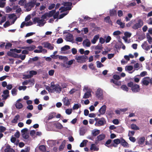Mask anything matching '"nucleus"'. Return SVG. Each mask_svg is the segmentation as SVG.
Segmentation results:
<instances>
[{
    "label": "nucleus",
    "mask_w": 152,
    "mask_h": 152,
    "mask_svg": "<svg viewBox=\"0 0 152 152\" xmlns=\"http://www.w3.org/2000/svg\"><path fill=\"white\" fill-rule=\"evenodd\" d=\"M130 128L132 129L136 130L140 129L139 127L134 124H132L130 125Z\"/></svg>",
    "instance_id": "28"
},
{
    "label": "nucleus",
    "mask_w": 152,
    "mask_h": 152,
    "mask_svg": "<svg viewBox=\"0 0 152 152\" xmlns=\"http://www.w3.org/2000/svg\"><path fill=\"white\" fill-rule=\"evenodd\" d=\"M106 123L105 119L102 118L99 119V120L96 122L95 125L97 126H100L104 125Z\"/></svg>",
    "instance_id": "8"
},
{
    "label": "nucleus",
    "mask_w": 152,
    "mask_h": 152,
    "mask_svg": "<svg viewBox=\"0 0 152 152\" xmlns=\"http://www.w3.org/2000/svg\"><path fill=\"white\" fill-rule=\"evenodd\" d=\"M96 95L98 98H102V97L103 94L102 90L100 88H98L96 91Z\"/></svg>",
    "instance_id": "11"
},
{
    "label": "nucleus",
    "mask_w": 152,
    "mask_h": 152,
    "mask_svg": "<svg viewBox=\"0 0 152 152\" xmlns=\"http://www.w3.org/2000/svg\"><path fill=\"white\" fill-rule=\"evenodd\" d=\"M66 144V140H64L61 143V144L59 147L58 150L60 151L62 150L64 148Z\"/></svg>",
    "instance_id": "25"
},
{
    "label": "nucleus",
    "mask_w": 152,
    "mask_h": 152,
    "mask_svg": "<svg viewBox=\"0 0 152 152\" xmlns=\"http://www.w3.org/2000/svg\"><path fill=\"white\" fill-rule=\"evenodd\" d=\"M56 12L55 10H53L51 11H50L49 13H47L48 15V17H50L53 16L54 14Z\"/></svg>",
    "instance_id": "35"
},
{
    "label": "nucleus",
    "mask_w": 152,
    "mask_h": 152,
    "mask_svg": "<svg viewBox=\"0 0 152 152\" xmlns=\"http://www.w3.org/2000/svg\"><path fill=\"white\" fill-rule=\"evenodd\" d=\"M36 48L35 45H31V46L28 47H23L21 48L23 49H26L29 51H31Z\"/></svg>",
    "instance_id": "13"
},
{
    "label": "nucleus",
    "mask_w": 152,
    "mask_h": 152,
    "mask_svg": "<svg viewBox=\"0 0 152 152\" xmlns=\"http://www.w3.org/2000/svg\"><path fill=\"white\" fill-rule=\"evenodd\" d=\"M83 46H85L87 47H89L91 45V42L88 39L84 40L83 42Z\"/></svg>",
    "instance_id": "22"
},
{
    "label": "nucleus",
    "mask_w": 152,
    "mask_h": 152,
    "mask_svg": "<svg viewBox=\"0 0 152 152\" xmlns=\"http://www.w3.org/2000/svg\"><path fill=\"white\" fill-rule=\"evenodd\" d=\"M30 150V148L29 147H27L26 148H25V149L22 150L20 152H29Z\"/></svg>",
    "instance_id": "54"
},
{
    "label": "nucleus",
    "mask_w": 152,
    "mask_h": 152,
    "mask_svg": "<svg viewBox=\"0 0 152 152\" xmlns=\"http://www.w3.org/2000/svg\"><path fill=\"white\" fill-rule=\"evenodd\" d=\"M37 73L36 71L34 70L30 71L29 72V74L31 77H33V75H36Z\"/></svg>",
    "instance_id": "50"
},
{
    "label": "nucleus",
    "mask_w": 152,
    "mask_h": 152,
    "mask_svg": "<svg viewBox=\"0 0 152 152\" xmlns=\"http://www.w3.org/2000/svg\"><path fill=\"white\" fill-rule=\"evenodd\" d=\"M38 48L39 50L36 49L34 50V52L35 53H40L42 52V47L41 46H39L38 47Z\"/></svg>",
    "instance_id": "41"
},
{
    "label": "nucleus",
    "mask_w": 152,
    "mask_h": 152,
    "mask_svg": "<svg viewBox=\"0 0 152 152\" xmlns=\"http://www.w3.org/2000/svg\"><path fill=\"white\" fill-rule=\"evenodd\" d=\"M121 34V32L119 31H115L113 33V35L114 36H117L119 35H120Z\"/></svg>",
    "instance_id": "57"
},
{
    "label": "nucleus",
    "mask_w": 152,
    "mask_h": 152,
    "mask_svg": "<svg viewBox=\"0 0 152 152\" xmlns=\"http://www.w3.org/2000/svg\"><path fill=\"white\" fill-rule=\"evenodd\" d=\"M11 52H15L17 53H20L21 51V50L19 49L18 50L16 48L15 49H11L10 50V51Z\"/></svg>",
    "instance_id": "36"
},
{
    "label": "nucleus",
    "mask_w": 152,
    "mask_h": 152,
    "mask_svg": "<svg viewBox=\"0 0 152 152\" xmlns=\"http://www.w3.org/2000/svg\"><path fill=\"white\" fill-rule=\"evenodd\" d=\"M45 89L50 92H53V89H52V88H51L50 86V87L48 86H46Z\"/></svg>",
    "instance_id": "52"
},
{
    "label": "nucleus",
    "mask_w": 152,
    "mask_h": 152,
    "mask_svg": "<svg viewBox=\"0 0 152 152\" xmlns=\"http://www.w3.org/2000/svg\"><path fill=\"white\" fill-rule=\"evenodd\" d=\"M110 15L111 16H113L117 15L116 11L114 9L110 10Z\"/></svg>",
    "instance_id": "24"
},
{
    "label": "nucleus",
    "mask_w": 152,
    "mask_h": 152,
    "mask_svg": "<svg viewBox=\"0 0 152 152\" xmlns=\"http://www.w3.org/2000/svg\"><path fill=\"white\" fill-rule=\"evenodd\" d=\"M10 25V23L8 21H7L4 25V27L6 28Z\"/></svg>",
    "instance_id": "62"
},
{
    "label": "nucleus",
    "mask_w": 152,
    "mask_h": 152,
    "mask_svg": "<svg viewBox=\"0 0 152 152\" xmlns=\"http://www.w3.org/2000/svg\"><path fill=\"white\" fill-rule=\"evenodd\" d=\"M121 145L124 147H127V145H128V143L124 139H123L121 141Z\"/></svg>",
    "instance_id": "43"
},
{
    "label": "nucleus",
    "mask_w": 152,
    "mask_h": 152,
    "mask_svg": "<svg viewBox=\"0 0 152 152\" xmlns=\"http://www.w3.org/2000/svg\"><path fill=\"white\" fill-rule=\"evenodd\" d=\"M88 56L85 55H83L80 56H76L75 59L77 62H86L87 59H88Z\"/></svg>",
    "instance_id": "7"
},
{
    "label": "nucleus",
    "mask_w": 152,
    "mask_h": 152,
    "mask_svg": "<svg viewBox=\"0 0 152 152\" xmlns=\"http://www.w3.org/2000/svg\"><path fill=\"white\" fill-rule=\"evenodd\" d=\"M6 128L3 126H0V132H3L6 130Z\"/></svg>",
    "instance_id": "58"
},
{
    "label": "nucleus",
    "mask_w": 152,
    "mask_h": 152,
    "mask_svg": "<svg viewBox=\"0 0 152 152\" xmlns=\"http://www.w3.org/2000/svg\"><path fill=\"white\" fill-rule=\"evenodd\" d=\"M7 55L9 56L13 57L14 58H20L22 60L25 59L26 56L25 55H22L21 54L20 55L17 53L14 52H12L10 51H8L7 53Z\"/></svg>",
    "instance_id": "3"
},
{
    "label": "nucleus",
    "mask_w": 152,
    "mask_h": 152,
    "mask_svg": "<svg viewBox=\"0 0 152 152\" xmlns=\"http://www.w3.org/2000/svg\"><path fill=\"white\" fill-rule=\"evenodd\" d=\"M110 82L111 83H113L116 86H120L121 84V83L120 81H118V80H115L113 79H111Z\"/></svg>",
    "instance_id": "23"
},
{
    "label": "nucleus",
    "mask_w": 152,
    "mask_h": 152,
    "mask_svg": "<svg viewBox=\"0 0 152 152\" xmlns=\"http://www.w3.org/2000/svg\"><path fill=\"white\" fill-rule=\"evenodd\" d=\"M113 123L115 125H118L119 123V121L118 119H115L113 121Z\"/></svg>",
    "instance_id": "64"
},
{
    "label": "nucleus",
    "mask_w": 152,
    "mask_h": 152,
    "mask_svg": "<svg viewBox=\"0 0 152 152\" xmlns=\"http://www.w3.org/2000/svg\"><path fill=\"white\" fill-rule=\"evenodd\" d=\"M20 118V116L18 115H15L14 117V119L11 121L12 123H17L18 122V121Z\"/></svg>",
    "instance_id": "29"
},
{
    "label": "nucleus",
    "mask_w": 152,
    "mask_h": 152,
    "mask_svg": "<svg viewBox=\"0 0 152 152\" xmlns=\"http://www.w3.org/2000/svg\"><path fill=\"white\" fill-rule=\"evenodd\" d=\"M12 44L10 42L6 43V44L5 45V49H8L12 47Z\"/></svg>",
    "instance_id": "47"
},
{
    "label": "nucleus",
    "mask_w": 152,
    "mask_h": 152,
    "mask_svg": "<svg viewBox=\"0 0 152 152\" xmlns=\"http://www.w3.org/2000/svg\"><path fill=\"white\" fill-rule=\"evenodd\" d=\"M118 16L119 17H121L123 15V12L122 10H118L117 12Z\"/></svg>",
    "instance_id": "59"
},
{
    "label": "nucleus",
    "mask_w": 152,
    "mask_h": 152,
    "mask_svg": "<svg viewBox=\"0 0 152 152\" xmlns=\"http://www.w3.org/2000/svg\"><path fill=\"white\" fill-rule=\"evenodd\" d=\"M121 88L123 90L127 92L129 90V88L126 86L124 85H122L121 87Z\"/></svg>",
    "instance_id": "39"
},
{
    "label": "nucleus",
    "mask_w": 152,
    "mask_h": 152,
    "mask_svg": "<svg viewBox=\"0 0 152 152\" xmlns=\"http://www.w3.org/2000/svg\"><path fill=\"white\" fill-rule=\"evenodd\" d=\"M141 83L142 84L145 86H148L150 83V77H146L143 78L142 80Z\"/></svg>",
    "instance_id": "9"
},
{
    "label": "nucleus",
    "mask_w": 152,
    "mask_h": 152,
    "mask_svg": "<svg viewBox=\"0 0 152 152\" xmlns=\"http://www.w3.org/2000/svg\"><path fill=\"white\" fill-rule=\"evenodd\" d=\"M18 91L17 88L16 87L13 88L11 90L12 94L13 96H15L17 94V92Z\"/></svg>",
    "instance_id": "32"
},
{
    "label": "nucleus",
    "mask_w": 152,
    "mask_h": 152,
    "mask_svg": "<svg viewBox=\"0 0 152 152\" xmlns=\"http://www.w3.org/2000/svg\"><path fill=\"white\" fill-rule=\"evenodd\" d=\"M16 16V15L14 13L10 14L9 15V18L10 19H13Z\"/></svg>",
    "instance_id": "63"
},
{
    "label": "nucleus",
    "mask_w": 152,
    "mask_h": 152,
    "mask_svg": "<svg viewBox=\"0 0 152 152\" xmlns=\"http://www.w3.org/2000/svg\"><path fill=\"white\" fill-rule=\"evenodd\" d=\"M128 87L131 88L132 91L134 93L139 92L140 91V86L137 84L131 81L127 83Z\"/></svg>",
    "instance_id": "1"
},
{
    "label": "nucleus",
    "mask_w": 152,
    "mask_h": 152,
    "mask_svg": "<svg viewBox=\"0 0 152 152\" xmlns=\"http://www.w3.org/2000/svg\"><path fill=\"white\" fill-rule=\"evenodd\" d=\"M124 34L126 37H130L132 35L131 33L128 32H126L124 33Z\"/></svg>",
    "instance_id": "53"
},
{
    "label": "nucleus",
    "mask_w": 152,
    "mask_h": 152,
    "mask_svg": "<svg viewBox=\"0 0 152 152\" xmlns=\"http://www.w3.org/2000/svg\"><path fill=\"white\" fill-rule=\"evenodd\" d=\"M66 39L67 41L70 42H72L73 40V35L71 34H70L68 36H66Z\"/></svg>",
    "instance_id": "21"
},
{
    "label": "nucleus",
    "mask_w": 152,
    "mask_h": 152,
    "mask_svg": "<svg viewBox=\"0 0 152 152\" xmlns=\"http://www.w3.org/2000/svg\"><path fill=\"white\" fill-rule=\"evenodd\" d=\"M72 8L71 7H61L59 9V10H61V12H62L64 11H66L68 10H70Z\"/></svg>",
    "instance_id": "16"
},
{
    "label": "nucleus",
    "mask_w": 152,
    "mask_h": 152,
    "mask_svg": "<svg viewBox=\"0 0 152 152\" xmlns=\"http://www.w3.org/2000/svg\"><path fill=\"white\" fill-rule=\"evenodd\" d=\"M90 149L91 150H94V151H97L99 150V148H96V146L94 144H92L91 145Z\"/></svg>",
    "instance_id": "33"
},
{
    "label": "nucleus",
    "mask_w": 152,
    "mask_h": 152,
    "mask_svg": "<svg viewBox=\"0 0 152 152\" xmlns=\"http://www.w3.org/2000/svg\"><path fill=\"white\" fill-rule=\"evenodd\" d=\"M141 46L145 50L148 51L150 49L151 47L149 45L146 41H145L142 44Z\"/></svg>",
    "instance_id": "10"
},
{
    "label": "nucleus",
    "mask_w": 152,
    "mask_h": 152,
    "mask_svg": "<svg viewBox=\"0 0 152 152\" xmlns=\"http://www.w3.org/2000/svg\"><path fill=\"white\" fill-rule=\"evenodd\" d=\"M145 140V138L144 137H140L138 143L139 145H142Z\"/></svg>",
    "instance_id": "30"
},
{
    "label": "nucleus",
    "mask_w": 152,
    "mask_h": 152,
    "mask_svg": "<svg viewBox=\"0 0 152 152\" xmlns=\"http://www.w3.org/2000/svg\"><path fill=\"white\" fill-rule=\"evenodd\" d=\"M15 106L16 108L18 109L22 108L23 107V104L19 102H16Z\"/></svg>",
    "instance_id": "26"
},
{
    "label": "nucleus",
    "mask_w": 152,
    "mask_h": 152,
    "mask_svg": "<svg viewBox=\"0 0 152 152\" xmlns=\"http://www.w3.org/2000/svg\"><path fill=\"white\" fill-rule=\"evenodd\" d=\"M6 17L4 16L2 18V20L0 22V24L1 25L2 23L4 22L6 20Z\"/></svg>",
    "instance_id": "60"
},
{
    "label": "nucleus",
    "mask_w": 152,
    "mask_h": 152,
    "mask_svg": "<svg viewBox=\"0 0 152 152\" xmlns=\"http://www.w3.org/2000/svg\"><path fill=\"white\" fill-rule=\"evenodd\" d=\"M70 49V47L69 46L65 45L61 48V51H65L69 49Z\"/></svg>",
    "instance_id": "37"
},
{
    "label": "nucleus",
    "mask_w": 152,
    "mask_h": 152,
    "mask_svg": "<svg viewBox=\"0 0 152 152\" xmlns=\"http://www.w3.org/2000/svg\"><path fill=\"white\" fill-rule=\"evenodd\" d=\"M106 107L105 105H103L100 109L99 112L101 114H104L105 113L106 110Z\"/></svg>",
    "instance_id": "17"
},
{
    "label": "nucleus",
    "mask_w": 152,
    "mask_h": 152,
    "mask_svg": "<svg viewBox=\"0 0 152 152\" xmlns=\"http://www.w3.org/2000/svg\"><path fill=\"white\" fill-rule=\"evenodd\" d=\"M96 65L97 67L98 68H101L103 66V65L99 61H96Z\"/></svg>",
    "instance_id": "49"
},
{
    "label": "nucleus",
    "mask_w": 152,
    "mask_h": 152,
    "mask_svg": "<svg viewBox=\"0 0 152 152\" xmlns=\"http://www.w3.org/2000/svg\"><path fill=\"white\" fill-rule=\"evenodd\" d=\"M50 87L53 89V92H56L57 93H60L62 90V88L59 85L57 84H55L53 82L51 83Z\"/></svg>",
    "instance_id": "4"
},
{
    "label": "nucleus",
    "mask_w": 152,
    "mask_h": 152,
    "mask_svg": "<svg viewBox=\"0 0 152 152\" xmlns=\"http://www.w3.org/2000/svg\"><path fill=\"white\" fill-rule=\"evenodd\" d=\"M65 112L66 114L70 115L72 113V109H67L66 110Z\"/></svg>",
    "instance_id": "55"
},
{
    "label": "nucleus",
    "mask_w": 152,
    "mask_h": 152,
    "mask_svg": "<svg viewBox=\"0 0 152 152\" xmlns=\"http://www.w3.org/2000/svg\"><path fill=\"white\" fill-rule=\"evenodd\" d=\"M26 0H20L18 2V4L20 5L21 6H23L26 3Z\"/></svg>",
    "instance_id": "44"
},
{
    "label": "nucleus",
    "mask_w": 152,
    "mask_h": 152,
    "mask_svg": "<svg viewBox=\"0 0 152 152\" xmlns=\"http://www.w3.org/2000/svg\"><path fill=\"white\" fill-rule=\"evenodd\" d=\"M113 79L116 80H118L120 79V77L117 75H113Z\"/></svg>",
    "instance_id": "56"
},
{
    "label": "nucleus",
    "mask_w": 152,
    "mask_h": 152,
    "mask_svg": "<svg viewBox=\"0 0 152 152\" xmlns=\"http://www.w3.org/2000/svg\"><path fill=\"white\" fill-rule=\"evenodd\" d=\"M30 81H32L31 80V79H29L27 80H26L22 83V84L23 85H27L28 84L30 83Z\"/></svg>",
    "instance_id": "48"
},
{
    "label": "nucleus",
    "mask_w": 152,
    "mask_h": 152,
    "mask_svg": "<svg viewBox=\"0 0 152 152\" xmlns=\"http://www.w3.org/2000/svg\"><path fill=\"white\" fill-rule=\"evenodd\" d=\"M146 37L149 44H151L152 42V37H151L148 33L146 34Z\"/></svg>",
    "instance_id": "34"
},
{
    "label": "nucleus",
    "mask_w": 152,
    "mask_h": 152,
    "mask_svg": "<svg viewBox=\"0 0 152 152\" xmlns=\"http://www.w3.org/2000/svg\"><path fill=\"white\" fill-rule=\"evenodd\" d=\"M45 21V20L43 19H40L39 18L35 17L34 18L33 20V22L34 24H36L37 23L39 24L38 26H43L45 24L44 22Z\"/></svg>",
    "instance_id": "6"
},
{
    "label": "nucleus",
    "mask_w": 152,
    "mask_h": 152,
    "mask_svg": "<svg viewBox=\"0 0 152 152\" xmlns=\"http://www.w3.org/2000/svg\"><path fill=\"white\" fill-rule=\"evenodd\" d=\"M62 5H63L64 6L70 7L72 5V3L69 2H64L62 3Z\"/></svg>",
    "instance_id": "40"
},
{
    "label": "nucleus",
    "mask_w": 152,
    "mask_h": 152,
    "mask_svg": "<svg viewBox=\"0 0 152 152\" xmlns=\"http://www.w3.org/2000/svg\"><path fill=\"white\" fill-rule=\"evenodd\" d=\"M23 138L25 139H27L29 137V134L28 133H23L22 134Z\"/></svg>",
    "instance_id": "45"
},
{
    "label": "nucleus",
    "mask_w": 152,
    "mask_h": 152,
    "mask_svg": "<svg viewBox=\"0 0 152 152\" xmlns=\"http://www.w3.org/2000/svg\"><path fill=\"white\" fill-rule=\"evenodd\" d=\"M91 91L90 90H88L84 94L83 98L84 99H87L91 96Z\"/></svg>",
    "instance_id": "18"
},
{
    "label": "nucleus",
    "mask_w": 152,
    "mask_h": 152,
    "mask_svg": "<svg viewBox=\"0 0 152 152\" xmlns=\"http://www.w3.org/2000/svg\"><path fill=\"white\" fill-rule=\"evenodd\" d=\"M135 21V20H132L129 22L128 23L126 24V26L128 27H129L132 24H134V22Z\"/></svg>",
    "instance_id": "46"
},
{
    "label": "nucleus",
    "mask_w": 152,
    "mask_h": 152,
    "mask_svg": "<svg viewBox=\"0 0 152 152\" xmlns=\"http://www.w3.org/2000/svg\"><path fill=\"white\" fill-rule=\"evenodd\" d=\"M99 37L98 35H95L93 39L91 40V42L92 43L94 44H95L96 42L97 41L98 39L99 38Z\"/></svg>",
    "instance_id": "31"
},
{
    "label": "nucleus",
    "mask_w": 152,
    "mask_h": 152,
    "mask_svg": "<svg viewBox=\"0 0 152 152\" xmlns=\"http://www.w3.org/2000/svg\"><path fill=\"white\" fill-rule=\"evenodd\" d=\"M44 47L50 50H53L54 49L53 46L50 43L48 42L45 43Z\"/></svg>",
    "instance_id": "15"
},
{
    "label": "nucleus",
    "mask_w": 152,
    "mask_h": 152,
    "mask_svg": "<svg viewBox=\"0 0 152 152\" xmlns=\"http://www.w3.org/2000/svg\"><path fill=\"white\" fill-rule=\"evenodd\" d=\"M39 149L41 151H45L46 150V147L44 145H41L39 147Z\"/></svg>",
    "instance_id": "42"
},
{
    "label": "nucleus",
    "mask_w": 152,
    "mask_h": 152,
    "mask_svg": "<svg viewBox=\"0 0 152 152\" xmlns=\"http://www.w3.org/2000/svg\"><path fill=\"white\" fill-rule=\"evenodd\" d=\"M143 25V21L141 19H139L138 20L137 22L135 23H134L132 28L133 29L136 30L141 28Z\"/></svg>",
    "instance_id": "5"
},
{
    "label": "nucleus",
    "mask_w": 152,
    "mask_h": 152,
    "mask_svg": "<svg viewBox=\"0 0 152 152\" xmlns=\"http://www.w3.org/2000/svg\"><path fill=\"white\" fill-rule=\"evenodd\" d=\"M126 69H127L128 71H130L132 70L133 69V67L132 66L129 65V66H126Z\"/></svg>",
    "instance_id": "51"
},
{
    "label": "nucleus",
    "mask_w": 152,
    "mask_h": 152,
    "mask_svg": "<svg viewBox=\"0 0 152 152\" xmlns=\"http://www.w3.org/2000/svg\"><path fill=\"white\" fill-rule=\"evenodd\" d=\"M100 133V131L99 130H95V131H93L92 132V134L93 136L95 137L97 136Z\"/></svg>",
    "instance_id": "38"
},
{
    "label": "nucleus",
    "mask_w": 152,
    "mask_h": 152,
    "mask_svg": "<svg viewBox=\"0 0 152 152\" xmlns=\"http://www.w3.org/2000/svg\"><path fill=\"white\" fill-rule=\"evenodd\" d=\"M36 2L37 0H33L25 4V8L26 9V10L27 12L30 11L32 8L34 7Z\"/></svg>",
    "instance_id": "2"
},
{
    "label": "nucleus",
    "mask_w": 152,
    "mask_h": 152,
    "mask_svg": "<svg viewBox=\"0 0 152 152\" xmlns=\"http://www.w3.org/2000/svg\"><path fill=\"white\" fill-rule=\"evenodd\" d=\"M105 135L104 134H102L99 135L97 137V140H96V142L97 141H101L103 140L105 138Z\"/></svg>",
    "instance_id": "20"
},
{
    "label": "nucleus",
    "mask_w": 152,
    "mask_h": 152,
    "mask_svg": "<svg viewBox=\"0 0 152 152\" xmlns=\"http://www.w3.org/2000/svg\"><path fill=\"white\" fill-rule=\"evenodd\" d=\"M63 42V39L62 38H58L57 41H56V43H57V44H60V43H62Z\"/></svg>",
    "instance_id": "61"
},
{
    "label": "nucleus",
    "mask_w": 152,
    "mask_h": 152,
    "mask_svg": "<svg viewBox=\"0 0 152 152\" xmlns=\"http://www.w3.org/2000/svg\"><path fill=\"white\" fill-rule=\"evenodd\" d=\"M104 21L107 23H108L110 24H112V22L110 19V16H107L104 18Z\"/></svg>",
    "instance_id": "27"
},
{
    "label": "nucleus",
    "mask_w": 152,
    "mask_h": 152,
    "mask_svg": "<svg viewBox=\"0 0 152 152\" xmlns=\"http://www.w3.org/2000/svg\"><path fill=\"white\" fill-rule=\"evenodd\" d=\"M121 142V141L119 139H116L113 140V142L111 144V146L116 147L117 146V145L119 144Z\"/></svg>",
    "instance_id": "12"
},
{
    "label": "nucleus",
    "mask_w": 152,
    "mask_h": 152,
    "mask_svg": "<svg viewBox=\"0 0 152 152\" xmlns=\"http://www.w3.org/2000/svg\"><path fill=\"white\" fill-rule=\"evenodd\" d=\"M4 151L5 152H15V151L11 148L10 146L9 145L6 146V148L4 149Z\"/></svg>",
    "instance_id": "19"
},
{
    "label": "nucleus",
    "mask_w": 152,
    "mask_h": 152,
    "mask_svg": "<svg viewBox=\"0 0 152 152\" xmlns=\"http://www.w3.org/2000/svg\"><path fill=\"white\" fill-rule=\"evenodd\" d=\"M64 105L66 106H68L70 104L71 99H69L67 97H65L63 99Z\"/></svg>",
    "instance_id": "14"
}]
</instances>
